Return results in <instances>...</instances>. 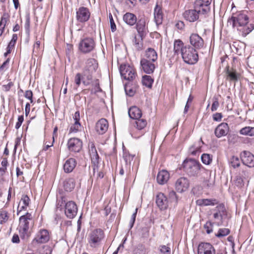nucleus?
<instances>
[{"label": "nucleus", "instance_id": "obj_1", "mask_svg": "<svg viewBox=\"0 0 254 254\" xmlns=\"http://www.w3.org/2000/svg\"><path fill=\"white\" fill-rule=\"evenodd\" d=\"M249 20L246 13L241 11L229 19L228 23L232 24L233 27H236L243 37H246L254 29V24L249 23Z\"/></svg>", "mask_w": 254, "mask_h": 254}, {"label": "nucleus", "instance_id": "obj_2", "mask_svg": "<svg viewBox=\"0 0 254 254\" xmlns=\"http://www.w3.org/2000/svg\"><path fill=\"white\" fill-rule=\"evenodd\" d=\"M98 68L97 61L93 58L88 59L85 62V65L83 70L84 78L83 84L87 86L89 85L92 80V74L95 72Z\"/></svg>", "mask_w": 254, "mask_h": 254}, {"label": "nucleus", "instance_id": "obj_3", "mask_svg": "<svg viewBox=\"0 0 254 254\" xmlns=\"http://www.w3.org/2000/svg\"><path fill=\"white\" fill-rule=\"evenodd\" d=\"M104 237L105 233L102 229H94L88 235V243L92 248H98L100 246Z\"/></svg>", "mask_w": 254, "mask_h": 254}, {"label": "nucleus", "instance_id": "obj_4", "mask_svg": "<svg viewBox=\"0 0 254 254\" xmlns=\"http://www.w3.org/2000/svg\"><path fill=\"white\" fill-rule=\"evenodd\" d=\"M201 166V164L194 159L185 160L183 163L184 171L190 177H197Z\"/></svg>", "mask_w": 254, "mask_h": 254}, {"label": "nucleus", "instance_id": "obj_5", "mask_svg": "<svg viewBox=\"0 0 254 254\" xmlns=\"http://www.w3.org/2000/svg\"><path fill=\"white\" fill-rule=\"evenodd\" d=\"M182 57L184 61L189 64L196 63L198 60L197 50L190 46H185L182 49Z\"/></svg>", "mask_w": 254, "mask_h": 254}, {"label": "nucleus", "instance_id": "obj_6", "mask_svg": "<svg viewBox=\"0 0 254 254\" xmlns=\"http://www.w3.org/2000/svg\"><path fill=\"white\" fill-rule=\"evenodd\" d=\"M32 220V214L28 212L20 217L18 230L20 236L22 239H27L28 238L29 221Z\"/></svg>", "mask_w": 254, "mask_h": 254}, {"label": "nucleus", "instance_id": "obj_7", "mask_svg": "<svg viewBox=\"0 0 254 254\" xmlns=\"http://www.w3.org/2000/svg\"><path fill=\"white\" fill-rule=\"evenodd\" d=\"M211 0H196L194 3V8L202 17H206L210 11Z\"/></svg>", "mask_w": 254, "mask_h": 254}, {"label": "nucleus", "instance_id": "obj_8", "mask_svg": "<svg viewBox=\"0 0 254 254\" xmlns=\"http://www.w3.org/2000/svg\"><path fill=\"white\" fill-rule=\"evenodd\" d=\"M120 72L122 77L129 81L133 80L137 75L135 69L126 64L120 65Z\"/></svg>", "mask_w": 254, "mask_h": 254}, {"label": "nucleus", "instance_id": "obj_9", "mask_svg": "<svg viewBox=\"0 0 254 254\" xmlns=\"http://www.w3.org/2000/svg\"><path fill=\"white\" fill-rule=\"evenodd\" d=\"M95 43L92 38H85L79 43V50L82 53L87 54L94 49Z\"/></svg>", "mask_w": 254, "mask_h": 254}, {"label": "nucleus", "instance_id": "obj_10", "mask_svg": "<svg viewBox=\"0 0 254 254\" xmlns=\"http://www.w3.org/2000/svg\"><path fill=\"white\" fill-rule=\"evenodd\" d=\"M135 28L138 36L143 39L148 33V26L145 18L139 19L135 23Z\"/></svg>", "mask_w": 254, "mask_h": 254}, {"label": "nucleus", "instance_id": "obj_11", "mask_svg": "<svg viewBox=\"0 0 254 254\" xmlns=\"http://www.w3.org/2000/svg\"><path fill=\"white\" fill-rule=\"evenodd\" d=\"M190 46L196 50L202 49L204 44L203 39L196 33H192L190 35Z\"/></svg>", "mask_w": 254, "mask_h": 254}, {"label": "nucleus", "instance_id": "obj_12", "mask_svg": "<svg viewBox=\"0 0 254 254\" xmlns=\"http://www.w3.org/2000/svg\"><path fill=\"white\" fill-rule=\"evenodd\" d=\"M67 146L70 151L79 152L82 149V142L78 138H71L68 139Z\"/></svg>", "mask_w": 254, "mask_h": 254}, {"label": "nucleus", "instance_id": "obj_13", "mask_svg": "<svg viewBox=\"0 0 254 254\" xmlns=\"http://www.w3.org/2000/svg\"><path fill=\"white\" fill-rule=\"evenodd\" d=\"M65 214L67 218L72 219L75 217L77 213V207L73 201H69L65 204Z\"/></svg>", "mask_w": 254, "mask_h": 254}, {"label": "nucleus", "instance_id": "obj_14", "mask_svg": "<svg viewBox=\"0 0 254 254\" xmlns=\"http://www.w3.org/2000/svg\"><path fill=\"white\" fill-rule=\"evenodd\" d=\"M155 202L157 206L161 210H165L169 206V200L162 192H159L156 195Z\"/></svg>", "mask_w": 254, "mask_h": 254}, {"label": "nucleus", "instance_id": "obj_15", "mask_svg": "<svg viewBox=\"0 0 254 254\" xmlns=\"http://www.w3.org/2000/svg\"><path fill=\"white\" fill-rule=\"evenodd\" d=\"M90 16L89 9L85 7H80L76 11V20L81 23L87 21Z\"/></svg>", "mask_w": 254, "mask_h": 254}, {"label": "nucleus", "instance_id": "obj_16", "mask_svg": "<svg viewBox=\"0 0 254 254\" xmlns=\"http://www.w3.org/2000/svg\"><path fill=\"white\" fill-rule=\"evenodd\" d=\"M50 240L49 231L46 229H40L37 233L33 241L38 244H44Z\"/></svg>", "mask_w": 254, "mask_h": 254}, {"label": "nucleus", "instance_id": "obj_17", "mask_svg": "<svg viewBox=\"0 0 254 254\" xmlns=\"http://www.w3.org/2000/svg\"><path fill=\"white\" fill-rule=\"evenodd\" d=\"M190 186V182L186 177L179 178L175 184L176 189L179 192L186 191Z\"/></svg>", "mask_w": 254, "mask_h": 254}, {"label": "nucleus", "instance_id": "obj_18", "mask_svg": "<svg viewBox=\"0 0 254 254\" xmlns=\"http://www.w3.org/2000/svg\"><path fill=\"white\" fill-rule=\"evenodd\" d=\"M148 59H141L140 65L142 70L146 74H151L153 73L155 65L153 63L154 62L148 61Z\"/></svg>", "mask_w": 254, "mask_h": 254}, {"label": "nucleus", "instance_id": "obj_19", "mask_svg": "<svg viewBox=\"0 0 254 254\" xmlns=\"http://www.w3.org/2000/svg\"><path fill=\"white\" fill-rule=\"evenodd\" d=\"M198 254H215L213 246L208 243H201L198 246Z\"/></svg>", "mask_w": 254, "mask_h": 254}, {"label": "nucleus", "instance_id": "obj_20", "mask_svg": "<svg viewBox=\"0 0 254 254\" xmlns=\"http://www.w3.org/2000/svg\"><path fill=\"white\" fill-rule=\"evenodd\" d=\"M243 164L249 167H254V156L249 151H244L241 156Z\"/></svg>", "mask_w": 254, "mask_h": 254}, {"label": "nucleus", "instance_id": "obj_21", "mask_svg": "<svg viewBox=\"0 0 254 254\" xmlns=\"http://www.w3.org/2000/svg\"><path fill=\"white\" fill-rule=\"evenodd\" d=\"M184 18L190 22H194L200 17H202L200 14L194 8L193 9H190L185 11L183 14Z\"/></svg>", "mask_w": 254, "mask_h": 254}, {"label": "nucleus", "instance_id": "obj_22", "mask_svg": "<svg viewBox=\"0 0 254 254\" xmlns=\"http://www.w3.org/2000/svg\"><path fill=\"white\" fill-rule=\"evenodd\" d=\"M229 131L228 125L226 123H222L219 124L215 128L214 133L216 136L220 138L226 136Z\"/></svg>", "mask_w": 254, "mask_h": 254}, {"label": "nucleus", "instance_id": "obj_23", "mask_svg": "<svg viewBox=\"0 0 254 254\" xmlns=\"http://www.w3.org/2000/svg\"><path fill=\"white\" fill-rule=\"evenodd\" d=\"M108 126L107 120L105 119H101L96 123L95 130L99 134H103L107 131Z\"/></svg>", "mask_w": 254, "mask_h": 254}, {"label": "nucleus", "instance_id": "obj_24", "mask_svg": "<svg viewBox=\"0 0 254 254\" xmlns=\"http://www.w3.org/2000/svg\"><path fill=\"white\" fill-rule=\"evenodd\" d=\"M89 152L92 163L94 165H97L99 162L100 158L94 143L90 142L89 144Z\"/></svg>", "mask_w": 254, "mask_h": 254}, {"label": "nucleus", "instance_id": "obj_25", "mask_svg": "<svg viewBox=\"0 0 254 254\" xmlns=\"http://www.w3.org/2000/svg\"><path fill=\"white\" fill-rule=\"evenodd\" d=\"M124 21L127 25L132 26L137 22V18L135 14L130 12H127L123 16Z\"/></svg>", "mask_w": 254, "mask_h": 254}, {"label": "nucleus", "instance_id": "obj_26", "mask_svg": "<svg viewBox=\"0 0 254 254\" xmlns=\"http://www.w3.org/2000/svg\"><path fill=\"white\" fill-rule=\"evenodd\" d=\"M170 177L169 173L166 170H163L158 173L157 182L160 185H164L167 182Z\"/></svg>", "mask_w": 254, "mask_h": 254}, {"label": "nucleus", "instance_id": "obj_27", "mask_svg": "<svg viewBox=\"0 0 254 254\" xmlns=\"http://www.w3.org/2000/svg\"><path fill=\"white\" fill-rule=\"evenodd\" d=\"M128 113L129 117L134 120L139 119L142 116L141 111L136 106L130 108Z\"/></svg>", "mask_w": 254, "mask_h": 254}, {"label": "nucleus", "instance_id": "obj_28", "mask_svg": "<svg viewBox=\"0 0 254 254\" xmlns=\"http://www.w3.org/2000/svg\"><path fill=\"white\" fill-rule=\"evenodd\" d=\"M157 57V54L155 50L149 48L145 51V57L142 59H148V61L155 62Z\"/></svg>", "mask_w": 254, "mask_h": 254}, {"label": "nucleus", "instance_id": "obj_29", "mask_svg": "<svg viewBox=\"0 0 254 254\" xmlns=\"http://www.w3.org/2000/svg\"><path fill=\"white\" fill-rule=\"evenodd\" d=\"M76 165V162L73 158L67 159L64 164V169L66 173L71 172Z\"/></svg>", "mask_w": 254, "mask_h": 254}, {"label": "nucleus", "instance_id": "obj_30", "mask_svg": "<svg viewBox=\"0 0 254 254\" xmlns=\"http://www.w3.org/2000/svg\"><path fill=\"white\" fill-rule=\"evenodd\" d=\"M138 86L135 83L131 84L130 82L126 83L125 85V90L127 95L133 96L137 89Z\"/></svg>", "mask_w": 254, "mask_h": 254}, {"label": "nucleus", "instance_id": "obj_31", "mask_svg": "<svg viewBox=\"0 0 254 254\" xmlns=\"http://www.w3.org/2000/svg\"><path fill=\"white\" fill-rule=\"evenodd\" d=\"M216 212L214 213L213 217L215 219L222 221L223 219V215L226 212L224 205L222 204H219L216 207Z\"/></svg>", "mask_w": 254, "mask_h": 254}, {"label": "nucleus", "instance_id": "obj_32", "mask_svg": "<svg viewBox=\"0 0 254 254\" xmlns=\"http://www.w3.org/2000/svg\"><path fill=\"white\" fill-rule=\"evenodd\" d=\"M218 203L215 199H199L196 201V204L198 206L214 205Z\"/></svg>", "mask_w": 254, "mask_h": 254}, {"label": "nucleus", "instance_id": "obj_33", "mask_svg": "<svg viewBox=\"0 0 254 254\" xmlns=\"http://www.w3.org/2000/svg\"><path fill=\"white\" fill-rule=\"evenodd\" d=\"M163 15L161 9L156 5L154 9V20L157 25H160L162 23Z\"/></svg>", "mask_w": 254, "mask_h": 254}, {"label": "nucleus", "instance_id": "obj_34", "mask_svg": "<svg viewBox=\"0 0 254 254\" xmlns=\"http://www.w3.org/2000/svg\"><path fill=\"white\" fill-rule=\"evenodd\" d=\"M75 187V182L73 178H68L64 182V188L65 190L71 191Z\"/></svg>", "mask_w": 254, "mask_h": 254}, {"label": "nucleus", "instance_id": "obj_35", "mask_svg": "<svg viewBox=\"0 0 254 254\" xmlns=\"http://www.w3.org/2000/svg\"><path fill=\"white\" fill-rule=\"evenodd\" d=\"M184 43L182 40L178 39L175 40L174 42V52L175 54H182V49L184 48Z\"/></svg>", "mask_w": 254, "mask_h": 254}, {"label": "nucleus", "instance_id": "obj_36", "mask_svg": "<svg viewBox=\"0 0 254 254\" xmlns=\"http://www.w3.org/2000/svg\"><path fill=\"white\" fill-rule=\"evenodd\" d=\"M239 132L242 135L254 136V127H245L241 129Z\"/></svg>", "mask_w": 254, "mask_h": 254}, {"label": "nucleus", "instance_id": "obj_37", "mask_svg": "<svg viewBox=\"0 0 254 254\" xmlns=\"http://www.w3.org/2000/svg\"><path fill=\"white\" fill-rule=\"evenodd\" d=\"M30 201V199L27 195H23L21 198V201L22 202L23 205L20 207V204H19L18 210L20 212L22 210L26 209L27 207L29 206Z\"/></svg>", "mask_w": 254, "mask_h": 254}, {"label": "nucleus", "instance_id": "obj_38", "mask_svg": "<svg viewBox=\"0 0 254 254\" xmlns=\"http://www.w3.org/2000/svg\"><path fill=\"white\" fill-rule=\"evenodd\" d=\"M153 81V79L149 75H145L142 77V84L148 88L152 87Z\"/></svg>", "mask_w": 254, "mask_h": 254}, {"label": "nucleus", "instance_id": "obj_39", "mask_svg": "<svg viewBox=\"0 0 254 254\" xmlns=\"http://www.w3.org/2000/svg\"><path fill=\"white\" fill-rule=\"evenodd\" d=\"M8 19V15L4 13L1 17L0 21V36H1L4 31L5 26Z\"/></svg>", "mask_w": 254, "mask_h": 254}, {"label": "nucleus", "instance_id": "obj_40", "mask_svg": "<svg viewBox=\"0 0 254 254\" xmlns=\"http://www.w3.org/2000/svg\"><path fill=\"white\" fill-rule=\"evenodd\" d=\"M243 173L244 175H242V176H237L234 181L235 185L239 188H242L244 185V183L242 177H247L246 172L245 171H243Z\"/></svg>", "mask_w": 254, "mask_h": 254}, {"label": "nucleus", "instance_id": "obj_41", "mask_svg": "<svg viewBox=\"0 0 254 254\" xmlns=\"http://www.w3.org/2000/svg\"><path fill=\"white\" fill-rule=\"evenodd\" d=\"M148 249L142 244H139L134 250L135 254H147Z\"/></svg>", "mask_w": 254, "mask_h": 254}, {"label": "nucleus", "instance_id": "obj_42", "mask_svg": "<svg viewBox=\"0 0 254 254\" xmlns=\"http://www.w3.org/2000/svg\"><path fill=\"white\" fill-rule=\"evenodd\" d=\"M136 128L138 130H141L143 129L147 125V122L146 120L143 119H140L136 120Z\"/></svg>", "mask_w": 254, "mask_h": 254}, {"label": "nucleus", "instance_id": "obj_43", "mask_svg": "<svg viewBox=\"0 0 254 254\" xmlns=\"http://www.w3.org/2000/svg\"><path fill=\"white\" fill-rule=\"evenodd\" d=\"M230 163L233 168H236L240 166V160L238 157L233 156L230 159Z\"/></svg>", "mask_w": 254, "mask_h": 254}, {"label": "nucleus", "instance_id": "obj_44", "mask_svg": "<svg viewBox=\"0 0 254 254\" xmlns=\"http://www.w3.org/2000/svg\"><path fill=\"white\" fill-rule=\"evenodd\" d=\"M83 74H81L80 73H77L76 74L74 77V82L76 84L77 89L80 85L81 82L83 83V79L84 78Z\"/></svg>", "mask_w": 254, "mask_h": 254}, {"label": "nucleus", "instance_id": "obj_45", "mask_svg": "<svg viewBox=\"0 0 254 254\" xmlns=\"http://www.w3.org/2000/svg\"><path fill=\"white\" fill-rule=\"evenodd\" d=\"M9 216L6 211L2 210L0 211V224L5 223L8 219Z\"/></svg>", "mask_w": 254, "mask_h": 254}, {"label": "nucleus", "instance_id": "obj_46", "mask_svg": "<svg viewBox=\"0 0 254 254\" xmlns=\"http://www.w3.org/2000/svg\"><path fill=\"white\" fill-rule=\"evenodd\" d=\"M230 230L228 228L220 229L215 236L218 238H221L228 235L230 233Z\"/></svg>", "mask_w": 254, "mask_h": 254}, {"label": "nucleus", "instance_id": "obj_47", "mask_svg": "<svg viewBox=\"0 0 254 254\" xmlns=\"http://www.w3.org/2000/svg\"><path fill=\"white\" fill-rule=\"evenodd\" d=\"M169 202H174L175 204L178 203V197L175 191L174 190L170 191L169 193Z\"/></svg>", "mask_w": 254, "mask_h": 254}, {"label": "nucleus", "instance_id": "obj_48", "mask_svg": "<svg viewBox=\"0 0 254 254\" xmlns=\"http://www.w3.org/2000/svg\"><path fill=\"white\" fill-rule=\"evenodd\" d=\"M201 161L203 163L206 165H209L212 161V157L208 154H203L201 157Z\"/></svg>", "mask_w": 254, "mask_h": 254}, {"label": "nucleus", "instance_id": "obj_49", "mask_svg": "<svg viewBox=\"0 0 254 254\" xmlns=\"http://www.w3.org/2000/svg\"><path fill=\"white\" fill-rule=\"evenodd\" d=\"M227 74H228V76L230 78V80H233V81H237L238 79V74L237 73V72L235 71H230L228 69L227 71Z\"/></svg>", "mask_w": 254, "mask_h": 254}, {"label": "nucleus", "instance_id": "obj_50", "mask_svg": "<svg viewBox=\"0 0 254 254\" xmlns=\"http://www.w3.org/2000/svg\"><path fill=\"white\" fill-rule=\"evenodd\" d=\"M159 250L160 254H171L170 248L165 245L160 246Z\"/></svg>", "mask_w": 254, "mask_h": 254}, {"label": "nucleus", "instance_id": "obj_51", "mask_svg": "<svg viewBox=\"0 0 254 254\" xmlns=\"http://www.w3.org/2000/svg\"><path fill=\"white\" fill-rule=\"evenodd\" d=\"M18 37L17 34H14L12 35V39L9 43L7 49L12 50V48L14 47L15 43L17 40Z\"/></svg>", "mask_w": 254, "mask_h": 254}, {"label": "nucleus", "instance_id": "obj_52", "mask_svg": "<svg viewBox=\"0 0 254 254\" xmlns=\"http://www.w3.org/2000/svg\"><path fill=\"white\" fill-rule=\"evenodd\" d=\"M109 18L110 19V27H111V30L112 32H114L117 28H116V25L114 22V20L113 19V17L112 16V14L111 13H109Z\"/></svg>", "mask_w": 254, "mask_h": 254}, {"label": "nucleus", "instance_id": "obj_53", "mask_svg": "<svg viewBox=\"0 0 254 254\" xmlns=\"http://www.w3.org/2000/svg\"><path fill=\"white\" fill-rule=\"evenodd\" d=\"M81 127L80 123H74L69 129L70 132H76L79 130Z\"/></svg>", "mask_w": 254, "mask_h": 254}, {"label": "nucleus", "instance_id": "obj_54", "mask_svg": "<svg viewBox=\"0 0 254 254\" xmlns=\"http://www.w3.org/2000/svg\"><path fill=\"white\" fill-rule=\"evenodd\" d=\"M30 18L29 14L26 15L25 17V29L26 30V32L28 34L30 32Z\"/></svg>", "mask_w": 254, "mask_h": 254}, {"label": "nucleus", "instance_id": "obj_55", "mask_svg": "<svg viewBox=\"0 0 254 254\" xmlns=\"http://www.w3.org/2000/svg\"><path fill=\"white\" fill-rule=\"evenodd\" d=\"M204 228L207 234H210L213 231V223L210 221H207L204 225Z\"/></svg>", "mask_w": 254, "mask_h": 254}, {"label": "nucleus", "instance_id": "obj_56", "mask_svg": "<svg viewBox=\"0 0 254 254\" xmlns=\"http://www.w3.org/2000/svg\"><path fill=\"white\" fill-rule=\"evenodd\" d=\"M200 150L199 146H196L195 144H193L189 148V152L192 155H195L196 153Z\"/></svg>", "mask_w": 254, "mask_h": 254}, {"label": "nucleus", "instance_id": "obj_57", "mask_svg": "<svg viewBox=\"0 0 254 254\" xmlns=\"http://www.w3.org/2000/svg\"><path fill=\"white\" fill-rule=\"evenodd\" d=\"M133 157L134 156L129 154H127V153H124L123 157L126 162V165H127L128 163L130 164V161L132 160Z\"/></svg>", "mask_w": 254, "mask_h": 254}, {"label": "nucleus", "instance_id": "obj_58", "mask_svg": "<svg viewBox=\"0 0 254 254\" xmlns=\"http://www.w3.org/2000/svg\"><path fill=\"white\" fill-rule=\"evenodd\" d=\"M137 210H138V209L136 208L135 209L134 212L131 215V219L129 221V226H130V228H131L134 225V222L135 220V218H136V214H137Z\"/></svg>", "mask_w": 254, "mask_h": 254}, {"label": "nucleus", "instance_id": "obj_59", "mask_svg": "<svg viewBox=\"0 0 254 254\" xmlns=\"http://www.w3.org/2000/svg\"><path fill=\"white\" fill-rule=\"evenodd\" d=\"M24 97L30 100L31 103H33V93L31 90H27L25 92Z\"/></svg>", "mask_w": 254, "mask_h": 254}, {"label": "nucleus", "instance_id": "obj_60", "mask_svg": "<svg viewBox=\"0 0 254 254\" xmlns=\"http://www.w3.org/2000/svg\"><path fill=\"white\" fill-rule=\"evenodd\" d=\"M219 105V103L218 101V99L217 98L213 99V101L211 106V111L212 112L216 111Z\"/></svg>", "mask_w": 254, "mask_h": 254}, {"label": "nucleus", "instance_id": "obj_61", "mask_svg": "<svg viewBox=\"0 0 254 254\" xmlns=\"http://www.w3.org/2000/svg\"><path fill=\"white\" fill-rule=\"evenodd\" d=\"M40 41H36L35 43L34 44L33 46V53H35L36 54H38L39 49H40Z\"/></svg>", "mask_w": 254, "mask_h": 254}, {"label": "nucleus", "instance_id": "obj_62", "mask_svg": "<svg viewBox=\"0 0 254 254\" xmlns=\"http://www.w3.org/2000/svg\"><path fill=\"white\" fill-rule=\"evenodd\" d=\"M24 121V117L23 115L19 116L18 118V121L16 124L15 125V128L18 129L20 126H21L22 123H23Z\"/></svg>", "mask_w": 254, "mask_h": 254}, {"label": "nucleus", "instance_id": "obj_63", "mask_svg": "<svg viewBox=\"0 0 254 254\" xmlns=\"http://www.w3.org/2000/svg\"><path fill=\"white\" fill-rule=\"evenodd\" d=\"M13 85L14 84L12 82H9L7 84L2 85V89L4 91L7 92L9 91L10 89L13 86Z\"/></svg>", "mask_w": 254, "mask_h": 254}, {"label": "nucleus", "instance_id": "obj_64", "mask_svg": "<svg viewBox=\"0 0 254 254\" xmlns=\"http://www.w3.org/2000/svg\"><path fill=\"white\" fill-rule=\"evenodd\" d=\"M222 118V115L221 113H216L213 115V119L215 121H220Z\"/></svg>", "mask_w": 254, "mask_h": 254}]
</instances>
